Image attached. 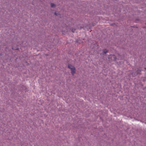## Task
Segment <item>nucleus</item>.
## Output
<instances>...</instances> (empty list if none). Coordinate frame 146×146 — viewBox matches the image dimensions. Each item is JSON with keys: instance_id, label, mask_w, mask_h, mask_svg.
<instances>
[{"instance_id": "1", "label": "nucleus", "mask_w": 146, "mask_h": 146, "mask_svg": "<svg viewBox=\"0 0 146 146\" xmlns=\"http://www.w3.org/2000/svg\"><path fill=\"white\" fill-rule=\"evenodd\" d=\"M68 68L70 70L71 74L73 75L75 74L76 72V70L75 67L70 64L68 65Z\"/></svg>"}, {"instance_id": "2", "label": "nucleus", "mask_w": 146, "mask_h": 146, "mask_svg": "<svg viewBox=\"0 0 146 146\" xmlns=\"http://www.w3.org/2000/svg\"><path fill=\"white\" fill-rule=\"evenodd\" d=\"M111 58L112 60L114 61L116 60V57L114 55H111L108 58Z\"/></svg>"}, {"instance_id": "3", "label": "nucleus", "mask_w": 146, "mask_h": 146, "mask_svg": "<svg viewBox=\"0 0 146 146\" xmlns=\"http://www.w3.org/2000/svg\"><path fill=\"white\" fill-rule=\"evenodd\" d=\"M108 50L106 49H104L103 50V52L104 54H106L108 52Z\"/></svg>"}, {"instance_id": "4", "label": "nucleus", "mask_w": 146, "mask_h": 146, "mask_svg": "<svg viewBox=\"0 0 146 146\" xmlns=\"http://www.w3.org/2000/svg\"><path fill=\"white\" fill-rule=\"evenodd\" d=\"M51 6L52 7H53L55 6V5L54 3H51Z\"/></svg>"}, {"instance_id": "5", "label": "nucleus", "mask_w": 146, "mask_h": 146, "mask_svg": "<svg viewBox=\"0 0 146 146\" xmlns=\"http://www.w3.org/2000/svg\"><path fill=\"white\" fill-rule=\"evenodd\" d=\"M55 15H57L56 14V13H55Z\"/></svg>"}]
</instances>
